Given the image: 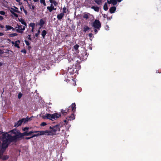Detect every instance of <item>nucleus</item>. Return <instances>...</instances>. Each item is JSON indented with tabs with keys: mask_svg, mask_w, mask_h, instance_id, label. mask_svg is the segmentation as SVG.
<instances>
[{
	"mask_svg": "<svg viewBox=\"0 0 161 161\" xmlns=\"http://www.w3.org/2000/svg\"><path fill=\"white\" fill-rule=\"evenodd\" d=\"M103 9L105 11H107L108 9L107 4L106 3H105L103 6Z\"/></svg>",
	"mask_w": 161,
	"mask_h": 161,
	"instance_id": "4be33fe9",
	"label": "nucleus"
},
{
	"mask_svg": "<svg viewBox=\"0 0 161 161\" xmlns=\"http://www.w3.org/2000/svg\"><path fill=\"white\" fill-rule=\"evenodd\" d=\"M24 1L26 2L27 3H28V1L27 0H24Z\"/></svg>",
	"mask_w": 161,
	"mask_h": 161,
	"instance_id": "680f3d73",
	"label": "nucleus"
},
{
	"mask_svg": "<svg viewBox=\"0 0 161 161\" xmlns=\"http://www.w3.org/2000/svg\"><path fill=\"white\" fill-rule=\"evenodd\" d=\"M5 14V12L3 11H0V14L2 15H4Z\"/></svg>",
	"mask_w": 161,
	"mask_h": 161,
	"instance_id": "c9c22d12",
	"label": "nucleus"
},
{
	"mask_svg": "<svg viewBox=\"0 0 161 161\" xmlns=\"http://www.w3.org/2000/svg\"><path fill=\"white\" fill-rule=\"evenodd\" d=\"M47 34V32L45 30H43L42 32V35L43 38L45 37V36Z\"/></svg>",
	"mask_w": 161,
	"mask_h": 161,
	"instance_id": "393cba45",
	"label": "nucleus"
},
{
	"mask_svg": "<svg viewBox=\"0 0 161 161\" xmlns=\"http://www.w3.org/2000/svg\"><path fill=\"white\" fill-rule=\"evenodd\" d=\"M94 31L95 32V33L96 34L97 33V31L96 29H95L94 30Z\"/></svg>",
	"mask_w": 161,
	"mask_h": 161,
	"instance_id": "5fc2aeb1",
	"label": "nucleus"
},
{
	"mask_svg": "<svg viewBox=\"0 0 161 161\" xmlns=\"http://www.w3.org/2000/svg\"><path fill=\"white\" fill-rule=\"evenodd\" d=\"M4 27V26L2 25H0V28H3Z\"/></svg>",
	"mask_w": 161,
	"mask_h": 161,
	"instance_id": "603ef678",
	"label": "nucleus"
},
{
	"mask_svg": "<svg viewBox=\"0 0 161 161\" xmlns=\"http://www.w3.org/2000/svg\"><path fill=\"white\" fill-rule=\"evenodd\" d=\"M47 8L50 12H51L53 9L55 10L56 9V8H55L52 4H51L50 6L47 7Z\"/></svg>",
	"mask_w": 161,
	"mask_h": 161,
	"instance_id": "6e6552de",
	"label": "nucleus"
},
{
	"mask_svg": "<svg viewBox=\"0 0 161 161\" xmlns=\"http://www.w3.org/2000/svg\"><path fill=\"white\" fill-rule=\"evenodd\" d=\"M34 28H32V30H31V31H32V32H33V31H34Z\"/></svg>",
	"mask_w": 161,
	"mask_h": 161,
	"instance_id": "6e6d98bb",
	"label": "nucleus"
},
{
	"mask_svg": "<svg viewBox=\"0 0 161 161\" xmlns=\"http://www.w3.org/2000/svg\"><path fill=\"white\" fill-rule=\"evenodd\" d=\"M3 53L2 51L1 50H0V54H2Z\"/></svg>",
	"mask_w": 161,
	"mask_h": 161,
	"instance_id": "864d4df0",
	"label": "nucleus"
},
{
	"mask_svg": "<svg viewBox=\"0 0 161 161\" xmlns=\"http://www.w3.org/2000/svg\"><path fill=\"white\" fill-rule=\"evenodd\" d=\"M70 119L69 120H73L75 119V116L73 114H72L71 116L69 117Z\"/></svg>",
	"mask_w": 161,
	"mask_h": 161,
	"instance_id": "c756f323",
	"label": "nucleus"
},
{
	"mask_svg": "<svg viewBox=\"0 0 161 161\" xmlns=\"http://www.w3.org/2000/svg\"><path fill=\"white\" fill-rule=\"evenodd\" d=\"M26 26H22V25H17L16 27V31L17 32L22 33L23 31H24L26 27Z\"/></svg>",
	"mask_w": 161,
	"mask_h": 161,
	"instance_id": "39448f33",
	"label": "nucleus"
},
{
	"mask_svg": "<svg viewBox=\"0 0 161 161\" xmlns=\"http://www.w3.org/2000/svg\"><path fill=\"white\" fill-rule=\"evenodd\" d=\"M35 132H38L36 134L34 135L33 136H38L40 135H46L47 136H53V135L51 130H45L41 131H35Z\"/></svg>",
	"mask_w": 161,
	"mask_h": 161,
	"instance_id": "7ed1b4c3",
	"label": "nucleus"
},
{
	"mask_svg": "<svg viewBox=\"0 0 161 161\" xmlns=\"http://www.w3.org/2000/svg\"><path fill=\"white\" fill-rule=\"evenodd\" d=\"M20 133L16 130H13L11 133V135L7 133L3 134L0 131V137H2L0 141L1 143L0 150V158L3 153L4 152L6 148L8 147V145L10 142L14 141L18 138Z\"/></svg>",
	"mask_w": 161,
	"mask_h": 161,
	"instance_id": "f257e3e1",
	"label": "nucleus"
},
{
	"mask_svg": "<svg viewBox=\"0 0 161 161\" xmlns=\"http://www.w3.org/2000/svg\"><path fill=\"white\" fill-rule=\"evenodd\" d=\"M64 14L63 13H62L58 15L57 18L58 19H61L64 16Z\"/></svg>",
	"mask_w": 161,
	"mask_h": 161,
	"instance_id": "4468645a",
	"label": "nucleus"
},
{
	"mask_svg": "<svg viewBox=\"0 0 161 161\" xmlns=\"http://www.w3.org/2000/svg\"><path fill=\"white\" fill-rule=\"evenodd\" d=\"M47 125V123L46 122H43L41 123V126H45Z\"/></svg>",
	"mask_w": 161,
	"mask_h": 161,
	"instance_id": "473e14b6",
	"label": "nucleus"
},
{
	"mask_svg": "<svg viewBox=\"0 0 161 161\" xmlns=\"http://www.w3.org/2000/svg\"><path fill=\"white\" fill-rule=\"evenodd\" d=\"M11 43L15 47H17L18 48H20L19 45L20 43V42L19 40H17L15 42L12 41Z\"/></svg>",
	"mask_w": 161,
	"mask_h": 161,
	"instance_id": "0eeeda50",
	"label": "nucleus"
},
{
	"mask_svg": "<svg viewBox=\"0 0 161 161\" xmlns=\"http://www.w3.org/2000/svg\"><path fill=\"white\" fill-rule=\"evenodd\" d=\"M89 28L87 26H86L84 27V31L85 32H86L87 31L89 30Z\"/></svg>",
	"mask_w": 161,
	"mask_h": 161,
	"instance_id": "c85d7f7f",
	"label": "nucleus"
},
{
	"mask_svg": "<svg viewBox=\"0 0 161 161\" xmlns=\"http://www.w3.org/2000/svg\"><path fill=\"white\" fill-rule=\"evenodd\" d=\"M89 36L91 37H92V34L91 33H90L89 34Z\"/></svg>",
	"mask_w": 161,
	"mask_h": 161,
	"instance_id": "de8ad7c7",
	"label": "nucleus"
},
{
	"mask_svg": "<svg viewBox=\"0 0 161 161\" xmlns=\"http://www.w3.org/2000/svg\"><path fill=\"white\" fill-rule=\"evenodd\" d=\"M29 39H30V40H31V38H30V36H29Z\"/></svg>",
	"mask_w": 161,
	"mask_h": 161,
	"instance_id": "052dcab7",
	"label": "nucleus"
},
{
	"mask_svg": "<svg viewBox=\"0 0 161 161\" xmlns=\"http://www.w3.org/2000/svg\"><path fill=\"white\" fill-rule=\"evenodd\" d=\"M45 23V21L43 19H40L39 23V25L41 26V27H42L43 25Z\"/></svg>",
	"mask_w": 161,
	"mask_h": 161,
	"instance_id": "f3484780",
	"label": "nucleus"
},
{
	"mask_svg": "<svg viewBox=\"0 0 161 161\" xmlns=\"http://www.w3.org/2000/svg\"><path fill=\"white\" fill-rule=\"evenodd\" d=\"M3 34L2 33L0 32V36H3Z\"/></svg>",
	"mask_w": 161,
	"mask_h": 161,
	"instance_id": "8fccbe9b",
	"label": "nucleus"
},
{
	"mask_svg": "<svg viewBox=\"0 0 161 161\" xmlns=\"http://www.w3.org/2000/svg\"><path fill=\"white\" fill-rule=\"evenodd\" d=\"M10 12L12 14H13V13H14V12L17 13L19 12V11L18 10V8H17L16 7H14V8H11Z\"/></svg>",
	"mask_w": 161,
	"mask_h": 161,
	"instance_id": "1a4fd4ad",
	"label": "nucleus"
},
{
	"mask_svg": "<svg viewBox=\"0 0 161 161\" xmlns=\"http://www.w3.org/2000/svg\"><path fill=\"white\" fill-rule=\"evenodd\" d=\"M61 112L63 114V113H66L67 112L65 110H62L61 111Z\"/></svg>",
	"mask_w": 161,
	"mask_h": 161,
	"instance_id": "c03bdc74",
	"label": "nucleus"
},
{
	"mask_svg": "<svg viewBox=\"0 0 161 161\" xmlns=\"http://www.w3.org/2000/svg\"><path fill=\"white\" fill-rule=\"evenodd\" d=\"M65 10V9L64 8H63V10Z\"/></svg>",
	"mask_w": 161,
	"mask_h": 161,
	"instance_id": "0e129e2a",
	"label": "nucleus"
},
{
	"mask_svg": "<svg viewBox=\"0 0 161 161\" xmlns=\"http://www.w3.org/2000/svg\"><path fill=\"white\" fill-rule=\"evenodd\" d=\"M40 30H38V33H36L35 34V36H36V37H37L39 35V34H40Z\"/></svg>",
	"mask_w": 161,
	"mask_h": 161,
	"instance_id": "4c0bfd02",
	"label": "nucleus"
},
{
	"mask_svg": "<svg viewBox=\"0 0 161 161\" xmlns=\"http://www.w3.org/2000/svg\"><path fill=\"white\" fill-rule=\"evenodd\" d=\"M29 129L28 127H25L23 129V130L25 131L26 130H28Z\"/></svg>",
	"mask_w": 161,
	"mask_h": 161,
	"instance_id": "ea45409f",
	"label": "nucleus"
},
{
	"mask_svg": "<svg viewBox=\"0 0 161 161\" xmlns=\"http://www.w3.org/2000/svg\"><path fill=\"white\" fill-rule=\"evenodd\" d=\"M108 28H109V27H108V26H107V30H108Z\"/></svg>",
	"mask_w": 161,
	"mask_h": 161,
	"instance_id": "bf43d9fd",
	"label": "nucleus"
},
{
	"mask_svg": "<svg viewBox=\"0 0 161 161\" xmlns=\"http://www.w3.org/2000/svg\"><path fill=\"white\" fill-rule=\"evenodd\" d=\"M34 131H31L29 132H25L23 133V135L27 136L31 135L32 133H35L34 132Z\"/></svg>",
	"mask_w": 161,
	"mask_h": 161,
	"instance_id": "ddd939ff",
	"label": "nucleus"
},
{
	"mask_svg": "<svg viewBox=\"0 0 161 161\" xmlns=\"http://www.w3.org/2000/svg\"><path fill=\"white\" fill-rule=\"evenodd\" d=\"M35 24L34 23H31L29 26H30V27H31L32 28H34V27H35Z\"/></svg>",
	"mask_w": 161,
	"mask_h": 161,
	"instance_id": "7c9ffc66",
	"label": "nucleus"
},
{
	"mask_svg": "<svg viewBox=\"0 0 161 161\" xmlns=\"http://www.w3.org/2000/svg\"><path fill=\"white\" fill-rule=\"evenodd\" d=\"M93 26L95 28L99 29L101 27V24L99 20H96L93 23Z\"/></svg>",
	"mask_w": 161,
	"mask_h": 161,
	"instance_id": "423d86ee",
	"label": "nucleus"
},
{
	"mask_svg": "<svg viewBox=\"0 0 161 161\" xmlns=\"http://www.w3.org/2000/svg\"><path fill=\"white\" fill-rule=\"evenodd\" d=\"M116 10V8L115 7H111L109 9V11L111 14L114 13Z\"/></svg>",
	"mask_w": 161,
	"mask_h": 161,
	"instance_id": "9d476101",
	"label": "nucleus"
},
{
	"mask_svg": "<svg viewBox=\"0 0 161 161\" xmlns=\"http://www.w3.org/2000/svg\"><path fill=\"white\" fill-rule=\"evenodd\" d=\"M118 2H120L122 0H117Z\"/></svg>",
	"mask_w": 161,
	"mask_h": 161,
	"instance_id": "13d9d810",
	"label": "nucleus"
},
{
	"mask_svg": "<svg viewBox=\"0 0 161 161\" xmlns=\"http://www.w3.org/2000/svg\"><path fill=\"white\" fill-rule=\"evenodd\" d=\"M71 107L72 108V111L75 110L76 108L75 104L72 103L71 106Z\"/></svg>",
	"mask_w": 161,
	"mask_h": 161,
	"instance_id": "aec40b11",
	"label": "nucleus"
},
{
	"mask_svg": "<svg viewBox=\"0 0 161 161\" xmlns=\"http://www.w3.org/2000/svg\"><path fill=\"white\" fill-rule=\"evenodd\" d=\"M79 47V46L78 45L76 44L74 46V48L75 50H77L78 48Z\"/></svg>",
	"mask_w": 161,
	"mask_h": 161,
	"instance_id": "2f4dec72",
	"label": "nucleus"
},
{
	"mask_svg": "<svg viewBox=\"0 0 161 161\" xmlns=\"http://www.w3.org/2000/svg\"><path fill=\"white\" fill-rule=\"evenodd\" d=\"M21 52L22 53H23L25 54L26 53V51L25 49H24L22 50L21 51Z\"/></svg>",
	"mask_w": 161,
	"mask_h": 161,
	"instance_id": "58836bf2",
	"label": "nucleus"
},
{
	"mask_svg": "<svg viewBox=\"0 0 161 161\" xmlns=\"http://www.w3.org/2000/svg\"><path fill=\"white\" fill-rule=\"evenodd\" d=\"M65 10V9L64 8H63V10Z\"/></svg>",
	"mask_w": 161,
	"mask_h": 161,
	"instance_id": "e2e57ef3",
	"label": "nucleus"
},
{
	"mask_svg": "<svg viewBox=\"0 0 161 161\" xmlns=\"http://www.w3.org/2000/svg\"><path fill=\"white\" fill-rule=\"evenodd\" d=\"M29 7L33 11L35 9V6L34 5H29Z\"/></svg>",
	"mask_w": 161,
	"mask_h": 161,
	"instance_id": "412c9836",
	"label": "nucleus"
},
{
	"mask_svg": "<svg viewBox=\"0 0 161 161\" xmlns=\"http://www.w3.org/2000/svg\"><path fill=\"white\" fill-rule=\"evenodd\" d=\"M22 123L21 119L17 123L15 124L14 126L18 127L21 125Z\"/></svg>",
	"mask_w": 161,
	"mask_h": 161,
	"instance_id": "dca6fc26",
	"label": "nucleus"
},
{
	"mask_svg": "<svg viewBox=\"0 0 161 161\" xmlns=\"http://www.w3.org/2000/svg\"><path fill=\"white\" fill-rule=\"evenodd\" d=\"M112 0H110V1L108 0V3H112Z\"/></svg>",
	"mask_w": 161,
	"mask_h": 161,
	"instance_id": "a19ab883",
	"label": "nucleus"
},
{
	"mask_svg": "<svg viewBox=\"0 0 161 161\" xmlns=\"http://www.w3.org/2000/svg\"><path fill=\"white\" fill-rule=\"evenodd\" d=\"M29 119H28L27 118L25 119H21L22 121V123H25L27 122Z\"/></svg>",
	"mask_w": 161,
	"mask_h": 161,
	"instance_id": "b1692460",
	"label": "nucleus"
},
{
	"mask_svg": "<svg viewBox=\"0 0 161 161\" xmlns=\"http://www.w3.org/2000/svg\"><path fill=\"white\" fill-rule=\"evenodd\" d=\"M34 135L32 136L31 137H26V139H30L31 138H32V137H34L35 136H33Z\"/></svg>",
	"mask_w": 161,
	"mask_h": 161,
	"instance_id": "79ce46f5",
	"label": "nucleus"
},
{
	"mask_svg": "<svg viewBox=\"0 0 161 161\" xmlns=\"http://www.w3.org/2000/svg\"><path fill=\"white\" fill-rule=\"evenodd\" d=\"M5 27L6 29V30H5L6 31H7L11 29H12L13 30H14V29L13 28V27L9 25H6L5 26Z\"/></svg>",
	"mask_w": 161,
	"mask_h": 161,
	"instance_id": "2eb2a0df",
	"label": "nucleus"
},
{
	"mask_svg": "<svg viewBox=\"0 0 161 161\" xmlns=\"http://www.w3.org/2000/svg\"><path fill=\"white\" fill-rule=\"evenodd\" d=\"M50 3H51V4H52L53 5V0H49Z\"/></svg>",
	"mask_w": 161,
	"mask_h": 161,
	"instance_id": "37998d69",
	"label": "nucleus"
},
{
	"mask_svg": "<svg viewBox=\"0 0 161 161\" xmlns=\"http://www.w3.org/2000/svg\"><path fill=\"white\" fill-rule=\"evenodd\" d=\"M61 127L62 126L60 124H58L55 126H50L49 129L51 130L53 135L56 134L57 132L60 131Z\"/></svg>",
	"mask_w": 161,
	"mask_h": 161,
	"instance_id": "20e7f679",
	"label": "nucleus"
},
{
	"mask_svg": "<svg viewBox=\"0 0 161 161\" xmlns=\"http://www.w3.org/2000/svg\"><path fill=\"white\" fill-rule=\"evenodd\" d=\"M16 17H18V15H17L15 13H13V14Z\"/></svg>",
	"mask_w": 161,
	"mask_h": 161,
	"instance_id": "49530a36",
	"label": "nucleus"
},
{
	"mask_svg": "<svg viewBox=\"0 0 161 161\" xmlns=\"http://www.w3.org/2000/svg\"><path fill=\"white\" fill-rule=\"evenodd\" d=\"M112 4L113 5H115L117 3V1L116 0H112Z\"/></svg>",
	"mask_w": 161,
	"mask_h": 161,
	"instance_id": "bb28decb",
	"label": "nucleus"
},
{
	"mask_svg": "<svg viewBox=\"0 0 161 161\" xmlns=\"http://www.w3.org/2000/svg\"><path fill=\"white\" fill-rule=\"evenodd\" d=\"M3 154L1 156V157L0 158L2 159L3 160H6L8 159L9 156L8 155H3Z\"/></svg>",
	"mask_w": 161,
	"mask_h": 161,
	"instance_id": "9b49d317",
	"label": "nucleus"
},
{
	"mask_svg": "<svg viewBox=\"0 0 161 161\" xmlns=\"http://www.w3.org/2000/svg\"><path fill=\"white\" fill-rule=\"evenodd\" d=\"M17 36V34L15 33H12L9 35V37H13L16 36Z\"/></svg>",
	"mask_w": 161,
	"mask_h": 161,
	"instance_id": "a878e982",
	"label": "nucleus"
},
{
	"mask_svg": "<svg viewBox=\"0 0 161 161\" xmlns=\"http://www.w3.org/2000/svg\"><path fill=\"white\" fill-rule=\"evenodd\" d=\"M19 21H20L22 24L23 25H24L26 26L27 25L26 23L25 22V20L24 19H22L21 18H19Z\"/></svg>",
	"mask_w": 161,
	"mask_h": 161,
	"instance_id": "f8f14e48",
	"label": "nucleus"
},
{
	"mask_svg": "<svg viewBox=\"0 0 161 161\" xmlns=\"http://www.w3.org/2000/svg\"><path fill=\"white\" fill-rule=\"evenodd\" d=\"M16 1L18 2H19L20 1V0H16Z\"/></svg>",
	"mask_w": 161,
	"mask_h": 161,
	"instance_id": "4d7b16f0",
	"label": "nucleus"
},
{
	"mask_svg": "<svg viewBox=\"0 0 161 161\" xmlns=\"http://www.w3.org/2000/svg\"><path fill=\"white\" fill-rule=\"evenodd\" d=\"M3 19V17L2 16H0V20H2Z\"/></svg>",
	"mask_w": 161,
	"mask_h": 161,
	"instance_id": "a18cd8bd",
	"label": "nucleus"
},
{
	"mask_svg": "<svg viewBox=\"0 0 161 161\" xmlns=\"http://www.w3.org/2000/svg\"><path fill=\"white\" fill-rule=\"evenodd\" d=\"M53 4L55 6H56L58 4V3L55 1L54 0L53 1Z\"/></svg>",
	"mask_w": 161,
	"mask_h": 161,
	"instance_id": "72a5a7b5",
	"label": "nucleus"
},
{
	"mask_svg": "<svg viewBox=\"0 0 161 161\" xmlns=\"http://www.w3.org/2000/svg\"><path fill=\"white\" fill-rule=\"evenodd\" d=\"M90 14L88 13H84L83 15V18H84L87 19L89 18V16L90 15Z\"/></svg>",
	"mask_w": 161,
	"mask_h": 161,
	"instance_id": "a211bd4d",
	"label": "nucleus"
},
{
	"mask_svg": "<svg viewBox=\"0 0 161 161\" xmlns=\"http://www.w3.org/2000/svg\"><path fill=\"white\" fill-rule=\"evenodd\" d=\"M33 0L35 2H39V0Z\"/></svg>",
	"mask_w": 161,
	"mask_h": 161,
	"instance_id": "09e8293b",
	"label": "nucleus"
},
{
	"mask_svg": "<svg viewBox=\"0 0 161 161\" xmlns=\"http://www.w3.org/2000/svg\"><path fill=\"white\" fill-rule=\"evenodd\" d=\"M91 8L93 9L95 11L98 12L99 11V8L97 7L92 6Z\"/></svg>",
	"mask_w": 161,
	"mask_h": 161,
	"instance_id": "6ab92c4d",
	"label": "nucleus"
},
{
	"mask_svg": "<svg viewBox=\"0 0 161 161\" xmlns=\"http://www.w3.org/2000/svg\"><path fill=\"white\" fill-rule=\"evenodd\" d=\"M95 1L98 5H101L102 3L101 0H95Z\"/></svg>",
	"mask_w": 161,
	"mask_h": 161,
	"instance_id": "5701e85b",
	"label": "nucleus"
},
{
	"mask_svg": "<svg viewBox=\"0 0 161 161\" xmlns=\"http://www.w3.org/2000/svg\"><path fill=\"white\" fill-rule=\"evenodd\" d=\"M40 2L41 3L43 4L44 6H46V5L45 0H40Z\"/></svg>",
	"mask_w": 161,
	"mask_h": 161,
	"instance_id": "cd10ccee",
	"label": "nucleus"
},
{
	"mask_svg": "<svg viewBox=\"0 0 161 161\" xmlns=\"http://www.w3.org/2000/svg\"><path fill=\"white\" fill-rule=\"evenodd\" d=\"M22 96V94L20 93L19 94L18 96V97L19 99H20L21 98V97Z\"/></svg>",
	"mask_w": 161,
	"mask_h": 161,
	"instance_id": "f704fd0d",
	"label": "nucleus"
},
{
	"mask_svg": "<svg viewBox=\"0 0 161 161\" xmlns=\"http://www.w3.org/2000/svg\"><path fill=\"white\" fill-rule=\"evenodd\" d=\"M61 117V114L60 113H55L53 114L47 113L41 116V117L43 119H48L53 121L58 119Z\"/></svg>",
	"mask_w": 161,
	"mask_h": 161,
	"instance_id": "f03ea898",
	"label": "nucleus"
},
{
	"mask_svg": "<svg viewBox=\"0 0 161 161\" xmlns=\"http://www.w3.org/2000/svg\"><path fill=\"white\" fill-rule=\"evenodd\" d=\"M25 44L27 45V46H29V45H30V43L29 42H28V41H25Z\"/></svg>",
	"mask_w": 161,
	"mask_h": 161,
	"instance_id": "e433bc0d",
	"label": "nucleus"
},
{
	"mask_svg": "<svg viewBox=\"0 0 161 161\" xmlns=\"http://www.w3.org/2000/svg\"><path fill=\"white\" fill-rule=\"evenodd\" d=\"M3 64V63L0 62V67L2 66Z\"/></svg>",
	"mask_w": 161,
	"mask_h": 161,
	"instance_id": "3c124183",
	"label": "nucleus"
}]
</instances>
